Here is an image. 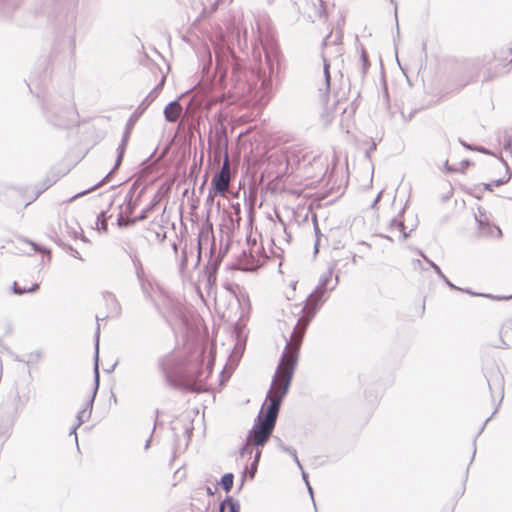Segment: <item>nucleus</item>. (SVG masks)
I'll list each match as a JSON object with an SVG mask.
<instances>
[{
    "label": "nucleus",
    "mask_w": 512,
    "mask_h": 512,
    "mask_svg": "<svg viewBox=\"0 0 512 512\" xmlns=\"http://www.w3.org/2000/svg\"><path fill=\"white\" fill-rule=\"evenodd\" d=\"M259 463L253 462L250 464V467H246L242 473L241 476V484L240 489L243 487L246 477H249L250 479H254L257 469H258Z\"/></svg>",
    "instance_id": "nucleus-22"
},
{
    "label": "nucleus",
    "mask_w": 512,
    "mask_h": 512,
    "mask_svg": "<svg viewBox=\"0 0 512 512\" xmlns=\"http://www.w3.org/2000/svg\"><path fill=\"white\" fill-rule=\"evenodd\" d=\"M40 285L38 283H34L31 287L26 288V293H34L39 289Z\"/></svg>",
    "instance_id": "nucleus-48"
},
{
    "label": "nucleus",
    "mask_w": 512,
    "mask_h": 512,
    "mask_svg": "<svg viewBox=\"0 0 512 512\" xmlns=\"http://www.w3.org/2000/svg\"><path fill=\"white\" fill-rule=\"evenodd\" d=\"M405 228V224H404V221L399 219V218H393L391 221H390V229H404Z\"/></svg>",
    "instance_id": "nucleus-34"
},
{
    "label": "nucleus",
    "mask_w": 512,
    "mask_h": 512,
    "mask_svg": "<svg viewBox=\"0 0 512 512\" xmlns=\"http://www.w3.org/2000/svg\"><path fill=\"white\" fill-rule=\"evenodd\" d=\"M189 91L180 94L175 100L170 101L164 108V118L169 123H175L178 119L185 114V109L181 104V100H184L188 95Z\"/></svg>",
    "instance_id": "nucleus-10"
},
{
    "label": "nucleus",
    "mask_w": 512,
    "mask_h": 512,
    "mask_svg": "<svg viewBox=\"0 0 512 512\" xmlns=\"http://www.w3.org/2000/svg\"><path fill=\"white\" fill-rule=\"evenodd\" d=\"M422 258L430 265L431 268H433L438 277H444V273L436 263L430 260L425 254H422Z\"/></svg>",
    "instance_id": "nucleus-30"
},
{
    "label": "nucleus",
    "mask_w": 512,
    "mask_h": 512,
    "mask_svg": "<svg viewBox=\"0 0 512 512\" xmlns=\"http://www.w3.org/2000/svg\"><path fill=\"white\" fill-rule=\"evenodd\" d=\"M215 75L218 76L219 84H224L229 69L232 70V80L235 81V87L242 96L245 93L253 91L252 83L249 77H254L252 71L244 70L243 64L235 56L233 50L225 43L215 45Z\"/></svg>",
    "instance_id": "nucleus-3"
},
{
    "label": "nucleus",
    "mask_w": 512,
    "mask_h": 512,
    "mask_svg": "<svg viewBox=\"0 0 512 512\" xmlns=\"http://www.w3.org/2000/svg\"><path fill=\"white\" fill-rule=\"evenodd\" d=\"M381 195H382V192H379V193H378V195H377V197L375 198V200L373 201V203H372V205H371V207H372V208H375V207H376L377 203L379 202V200H380V198H381Z\"/></svg>",
    "instance_id": "nucleus-55"
},
{
    "label": "nucleus",
    "mask_w": 512,
    "mask_h": 512,
    "mask_svg": "<svg viewBox=\"0 0 512 512\" xmlns=\"http://www.w3.org/2000/svg\"><path fill=\"white\" fill-rule=\"evenodd\" d=\"M156 99V94L154 92H149V94L142 100V102L138 105L136 110L131 114L128 121H132V125L135 126L139 117L145 112V110L150 106V104Z\"/></svg>",
    "instance_id": "nucleus-16"
},
{
    "label": "nucleus",
    "mask_w": 512,
    "mask_h": 512,
    "mask_svg": "<svg viewBox=\"0 0 512 512\" xmlns=\"http://www.w3.org/2000/svg\"><path fill=\"white\" fill-rule=\"evenodd\" d=\"M212 68V58L209 56L208 61L203 65V73L208 75Z\"/></svg>",
    "instance_id": "nucleus-39"
},
{
    "label": "nucleus",
    "mask_w": 512,
    "mask_h": 512,
    "mask_svg": "<svg viewBox=\"0 0 512 512\" xmlns=\"http://www.w3.org/2000/svg\"><path fill=\"white\" fill-rule=\"evenodd\" d=\"M260 457H261V451H260V450H257V451H256V453H255V456H254L253 462H257V463H259V461H260Z\"/></svg>",
    "instance_id": "nucleus-57"
},
{
    "label": "nucleus",
    "mask_w": 512,
    "mask_h": 512,
    "mask_svg": "<svg viewBox=\"0 0 512 512\" xmlns=\"http://www.w3.org/2000/svg\"><path fill=\"white\" fill-rule=\"evenodd\" d=\"M205 99L200 95H193L189 98L185 109V116L192 120H195L200 117L201 111L204 107Z\"/></svg>",
    "instance_id": "nucleus-14"
},
{
    "label": "nucleus",
    "mask_w": 512,
    "mask_h": 512,
    "mask_svg": "<svg viewBox=\"0 0 512 512\" xmlns=\"http://www.w3.org/2000/svg\"><path fill=\"white\" fill-rule=\"evenodd\" d=\"M469 165H471V161H470V160L465 159V160H462V161H461V166H462L463 168H466V167H468Z\"/></svg>",
    "instance_id": "nucleus-58"
},
{
    "label": "nucleus",
    "mask_w": 512,
    "mask_h": 512,
    "mask_svg": "<svg viewBox=\"0 0 512 512\" xmlns=\"http://www.w3.org/2000/svg\"><path fill=\"white\" fill-rule=\"evenodd\" d=\"M312 221H313V226H314V232H315V244H314V253H318L319 251V247L321 245V241H322V237H324V235L321 233L320 231V228L318 226V220H317V217L316 215H314L312 217Z\"/></svg>",
    "instance_id": "nucleus-23"
},
{
    "label": "nucleus",
    "mask_w": 512,
    "mask_h": 512,
    "mask_svg": "<svg viewBox=\"0 0 512 512\" xmlns=\"http://www.w3.org/2000/svg\"><path fill=\"white\" fill-rule=\"evenodd\" d=\"M229 182L230 175L225 162L221 170L212 177L211 186L217 194L225 195Z\"/></svg>",
    "instance_id": "nucleus-13"
},
{
    "label": "nucleus",
    "mask_w": 512,
    "mask_h": 512,
    "mask_svg": "<svg viewBox=\"0 0 512 512\" xmlns=\"http://www.w3.org/2000/svg\"><path fill=\"white\" fill-rule=\"evenodd\" d=\"M55 10L56 26L75 45L79 0H57Z\"/></svg>",
    "instance_id": "nucleus-7"
},
{
    "label": "nucleus",
    "mask_w": 512,
    "mask_h": 512,
    "mask_svg": "<svg viewBox=\"0 0 512 512\" xmlns=\"http://www.w3.org/2000/svg\"><path fill=\"white\" fill-rule=\"evenodd\" d=\"M312 5L314 7V16L321 17L324 14V5L322 0H308V5Z\"/></svg>",
    "instance_id": "nucleus-26"
},
{
    "label": "nucleus",
    "mask_w": 512,
    "mask_h": 512,
    "mask_svg": "<svg viewBox=\"0 0 512 512\" xmlns=\"http://www.w3.org/2000/svg\"><path fill=\"white\" fill-rule=\"evenodd\" d=\"M301 471H302V478H303V480H304V482L306 484L307 482H309L308 474L303 469Z\"/></svg>",
    "instance_id": "nucleus-61"
},
{
    "label": "nucleus",
    "mask_w": 512,
    "mask_h": 512,
    "mask_svg": "<svg viewBox=\"0 0 512 512\" xmlns=\"http://www.w3.org/2000/svg\"><path fill=\"white\" fill-rule=\"evenodd\" d=\"M216 138L218 139L219 142H221L224 138V131L221 129L220 131H217L216 132Z\"/></svg>",
    "instance_id": "nucleus-52"
},
{
    "label": "nucleus",
    "mask_w": 512,
    "mask_h": 512,
    "mask_svg": "<svg viewBox=\"0 0 512 512\" xmlns=\"http://www.w3.org/2000/svg\"><path fill=\"white\" fill-rule=\"evenodd\" d=\"M506 337L500 336V345H495L496 348L509 349L510 345L505 340Z\"/></svg>",
    "instance_id": "nucleus-44"
},
{
    "label": "nucleus",
    "mask_w": 512,
    "mask_h": 512,
    "mask_svg": "<svg viewBox=\"0 0 512 512\" xmlns=\"http://www.w3.org/2000/svg\"><path fill=\"white\" fill-rule=\"evenodd\" d=\"M79 426H77V424L71 429L70 431V435L74 434L75 435V442L78 443V437H77V433H76V430Z\"/></svg>",
    "instance_id": "nucleus-54"
},
{
    "label": "nucleus",
    "mask_w": 512,
    "mask_h": 512,
    "mask_svg": "<svg viewBox=\"0 0 512 512\" xmlns=\"http://www.w3.org/2000/svg\"><path fill=\"white\" fill-rule=\"evenodd\" d=\"M192 430H193L192 427L185 428V434L187 435L188 438H190V436L192 435Z\"/></svg>",
    "instance_id": "nucleus-59"
},
{
    "label": "nucleus",
    "mask_w": 512,
    "mask_h": 512,
    "mask_svg": "<svg viewBox=\"0 0 512 512\" xmlns=\"http://www.w3.org/2000/svg\"><path fill=\"white\" fill-rule=\"evenodd\" d=\"M102 296L106 302L107 307L110 309V313L113 315H118L121 308L116 296L109 291L103 292Z\"/></svg>",
    "instance_id": "nucleus-20"
},
{
    "label": "nucleus",
    "mask_w": 512,
    "mask_h": 512,
    "mask_svg": "<svg viewBox=\"0 0 512 512\" xmlns=\"http://www.w3.org/2000/svg\"><path fill=\"white\" fill-rule=\"evenodd\" d=\"M494 58H495L494 54L493 55H484L482 58L476 57L471 60V65L473 66V68H478L480 66L490 64Z\"/></svg>",
    "instance_id": "nucleus-25"
},
{
    "label": "nucleus",
    "mask_w": 512,
    "mask_h": 512,
    "mask_svg": "<svg viewBox=\"0 0 512 512\" xmlns=\"http://www.w3.org/2000/svg\"><path fill=\"white\" fill-rule=\"evenodd\" d=\"M298 363V344L293 348L285 347L279 360L270 390L261 410L256 417L247 441L258 448L263 447L272 436L281 404L287 395Z\"/></svg>",
    "instance_id": "nucleus-1"
},
{
    "label": "nucleus",
    "mask_w": 512,
    "mask_h": 512,
    "mask_svg": "<svg viewBox=\"0 0 512 512\" xmlns=\"http://www.w3.org/2000/svg\"><path fill=\"white\" fill-rule=\"evenodd\" d=\"M306 486H307V489H308V492H309V494H310L311 498H313V489H312V487H311L310 483H309V482H307V483H306ZM312 500L314 501V499H312Z\"/></svg>",
    "instance_id": "nucleus-60"
},
{
    "label": "nucleus",
    "mask_w": 512,
    "mask_h": 512,
    "mask_svg": "<svg viewBox=\"0 0 512 512\" xmlns=\"http://www.w3.org/2000/svg\"><path fill=\"white\" fill-rule=\"evenodd\" d=\"M219 512H240V503L232 496H226L219 505Z\"/></svg>",
    "instance_id": "nucleus-19"
},
{
    "label": "nucleus",
    "mask_w": 512,
    "mask_h": 512,
    "mask_svg": "<svg viewBox=\"0 0 512 512\" xmlns=\"http://www.w3.org/2000/svg\"><path fill=\"white\" fill-rule=\"evenodd\" d=\"M492 183H486L484 184V189L487 191H492Z\"/></svg>",
    "instance_id": "nucleus-63"
},
{
    "label": "nucleus",
    "mask_w": 512,
    "mask_h": 512,
    "mask_svg": "<svg viewBox=\"0 0 512 512\" xmlns=\"http://www.w3.org/2000/svg\"><path fill=\"white\" fill-rule=\"evenodd\" d=\"M349 261H350V254H349V255H347V256H346L345 258H343V259H339V260H337V261H336V263H335V266H337V265H340V264H341V265H342V267H346V266L348 265V262H349Z\"/></svg>",
    "instance_id": "nucleus-42"
},
{
    "label": "nucleus",
    "mask_w": 512,
    "mask_h": 512,
    "mask_svg": "<svg viewBox=\"0 0 512 512\" xmlns=\"http://www.w3.org/2000/svg\"><path fill=\"white\" fill-rule=\"evenodd\" d=\"M399 231L401 232V238L403 240H405L409 237V232H406V227L404 229H400Z\"/></svg>",
    "instance_id": "nucleus-53"
},
{
    "label": "nucleus",
    "mask_w": 512,
    "mask_h": 512,
    "mask_svg": "<svg viewBox=\"0 0 512 512\" xmlns=\"http://www.w3.org/2000/svg\"><path fill=\"white\" fill-rule=\"evenodd\" d=\"M274 441H275V443H276V446H277L279 449H281V447H282L283 445H285V444H284V442L281 440V438H280V437H278V436H274Z\"/></svg>",
    "instance_id": "nucleus-50"
},
{
    "label": "nucleus",
    "mask_w": 512,
    "mask_h": 512,
    "mask_svg": "<svg viewBox=\"0 0 512 512\" xmlns=\"http://www.w3.org/2000/svg\"><path fill=\"white\" fill-rule=\"evenodd\" d=\"M234 475L232 473H225L220 479L222 489L228 493L233 488Z\"/></svg>",
    "instance_id": "nucleus-24"
},
{
    "label": "nucleus",
    "mask_w": 512,
    "mask_h": 512,
    "mask_svg": "<svg viewBox=\"0 0 512 512\" xmlns=\"http://www.w3.org/2000/svg\"><path fill=\"white\" fill-rule=\"evenodd\" d=\"M460 142H461V144H462L465 148H467V149H469V150H476V151H479V152H482V153H486V154H488V153H489V152H488L484 147H477V148H473V147H471L469 144H467V143H465V142H463V141H460Z\"/></svg>",
    "instance_id": "nucleus-40"
},
{
    "label": "nucleus",
    "mask_w": 512,
    "mask_h": 512,
    "mask_svg": "<svg viewBox=\"0 0 512 512\" xmlns=\"http://www.w3.org/2000/svg\"><path fill=\"white\" fill-rule=\"evenodd\" d=\"M133 128H134V126L132 125V121H127V123L125 125L124 133L122 135L121 142H120V144H119V146L117 148V157H116V160H115L114 167L108 172V174L100 182H98L97 184H95L91 188H89V189H87L85 191L77 193L75 196H73L71 198V200H74L75 198L81 197V196H83V195H85V194L95 190L96 188L101 186L103 183L108 182L110 176L113 173H115V171L120 167V165H121V163L123 161V158H124V155H125V151H126V147H127V144H128V141H129V138H130V135H131V132H132Z\"/></svg>",
    "instance_id": "nucleus-9"
},
{
    "label": "nucleus",
    "mask_w": 512,
    "mask_h": 512,
    "mask_svg": "<svg viewBox=\"0 0 512 512\" xmlns=\"http://www.w3.org/2000/svg\"><path fill=\"white\" fill-rule=\"evenodd\" d=\"M151 441H152V435L146 441L145 446H144L145 449H148L150 447Z\"/></svg>",
    "instance_id": "nucleus-64"
},
{
    "label": "nucleus",
    "mask_w": 512,
    "mask_h": 512,
    "mask_svg": "<svg viewBox=\"0 0 512 512\" xmlns=\"http://www.w3.org/2000/svg\"><path fill=\"white\" fill-rule=\"evenodd\" d=\"M263 50L265 55V64L269 70V76L264 73L263 76H258L257 81H260L259 87L256 83H252V90L250 93H245L250 101L258 104H264L269 100L272 92V77L277 76L280 70V51L273 42H267L263 44Z\"/></svg>",
    "instance_id": "nucleus-5"
},
{
    "label": "nucleus",
    "mask_w": 512,
    "mask_h": 512,
    "mask_svg": "<svg viewBox=\"0 0 512 512\" xmlns=\"http://www.w3.org/2000/svg\"><path fill=\"white\" fill-rule=\"evenodd\" d=\"M376 150V143L375 142H372L370 148L365 152V157L367 159H370L371 158V152Z\"/></svg>",
    "instance_id": "nucleus-46"
},
{
    "label": "nucleus",
    "mask_w": 512,
    "mask_h": 512,
    "mask_svg": "<svg viewBox=\"0 0 512 512\" xmlns=\"http://www.w3.org/2000/svg\"><path fill=\"white\" fill-rule=\"evenodd\" d=\"M123 250L124 252L128 255V257L130 258L132 264H133V267L135 269V273H136V276L139 280H141L143 278V275H144V270H143V265H142V262L138 256V253L137 251L132 248V247H128V248H125L123 247Z\"/></svg>",
    "instance_id": "nucleus-18"
},
{
    "label": "nucleus",
    "mask_w": 512,
    "mask_h": 512,
    "mask_svg": "<svg viewBox=\"0 0 512 512\" xmlns=\"http://www.w3.org/2000/svg\"><path fill=\"white\" fill-rule=\"evenodd\" d=\"M496 412H497V408L494 410V412L492 413V415H491L490 417H488V418L485 420V422H484V423H483V425L481 426V428H480V430H479V432H478V434H477L476 436H478L479 434H481V433L483 432V430H484V428H485L486 424H487V423H488V421L493 417V415H495V413H496ZM476 438H477V437H475V438H474V441H473V443H474V444H475V442H476Z\"/></svg>",
    "instance_id": "nucleus-41"
},
{
    "label": "nucleus",
    "mask_w": 512,
    "mask_h": 512,
    "mask_svg": "<svg viewBox=\"0 0 512 512\" xmlns=\"http://www.w3.org/2000/svg\"><path fill=\"white\" fill-rule=\"evenodd\" d=\"M458 290L466 292V293H468L470 295H473V296H483V297H487V298H491V299H496V300H508V299L512 298V295L511 296H494L492 294L475 293V292H472L470 289L459 288Z\"/></svg>",
    "instance_id": "nucleus-27"
},
{
    "label": "nucleus",
    "mask_w": 512,
    "mask_h": 512,
    "mask_svg": "<svg viewBox=\"0 0 512 512\" xmlns=\"http://www.w3.org/2000/svg\"><path fill=\"white\" fill-rule=\"evenodd\" d=\"M280 450L284 453L289 454L290 456H295L296 449L291 446L283 445Z\"/></svg>",
    "instance_id": "nucleus-38"
},
{
    "label": "nucleus",
    "mask_w": 512,
    "mask_h": 512,
    "mask_svg": "<svg viewBox=\"0 0 512 512\" xmlns=\"http://www.w3.org/2000/svg\"><path fill=\"white\" fill-rule=\"evenodd\" d=\"M49 121L56 127H68L75 121V110L73 106H67L61 113L53 109L48 114Z\"/></svg>",
    "instance_id": "nucleus-11"
},
{
    "label": "nucleus",
    "mask_w": 512,
    "mask_h": 512,
    "mask_svg": "<svg viewBox=\"0 0 512 512\" xmlns=\"http://www.w3.org/2000/svg\"><path fill=\"white\" fill-rule=\"evenodd\" d=\"M475 219L478 224V230H479L480 236L488 237V236H494L496 234L497 237H500L502 235V231L499 227H497L495 225H491L489 222H487L481 218L475 217Z\"/></svg>",
    "instance_id": "nucleus-17"
},
{
    "label": "nucleus",
    "mask_w": 512,
    "mask_h": 512,
    "mask_svg": "<svg viewBox=\"0 0 512 512\" xmlns=\"http://www.w3.org/2000/svg\"><path fill=\"white\" fill-rule=\"evenodd\" d=\"M238 289L239 287L236 285L234 286L233 284H226L225 285V289L227 290V292L230 294V296L232 298H234L237 303L240 305V297L237 295L235 289Z\"/></svg>",
    "instance_id": "nucleus-32"
},
{
    "label": "nucleus",
    "mask_w": 512,
    "mask_h": 512,
    "mask_svg": "<svg viewBox=\"0 0 512 512\" xmlns=\"http://www.w3.org/2000/svg\"><path fill=\"white\" fill-rule=\"evenodd\" d=\"M291 457L293 458V460L297 464V466L302 470L303 467H302V464L300 463L299 458L297 456V451H295V456H291Z\"/></svg>",
    "instance_id": "nucleus-51"
},
{
    "label": "nucleus",
    "mask_w": 512,
    "mask_h": 512,
    "mask_svg": "<svg viewBox=\"0 0 512 512\" xmlns=\"http://www.w3.org/2000/svg\"><path fill=\"white\" fill-rule=\"evenodd\" d=\"M220 259L217 258L215 259L213 262H211V267H212V270L213 271H210L209 274H208V283L211 284L212 282H215L216 281V276H215V272L216 270L218 269V266L220 264Z\"/></svg>",
    "instance_id": "nucleus-28"
},
{
    "label": "nucleus",
    "mask_w": 512,
    "mask_h": 512,
    "mask_svg": "<svg viewBox=\"0 0 512 512\" xmlns=\"http://www.w3.org/2000/svg\"><path fill=\"white\" fill-rule=\"evenodd\" d=\"M158 368L166 383L176 389L194 390L192 378L184 367L183 359L167 354L159 358Z\"/></svg>",
    "instance_id": "nucleus-6"
},
{
    "label": "nucleus",
    "mask_w": 512,
    "mask_h": 512,
    "mask_svg": "<svg viewBox=\"0 0 512 512\" xmlns=\"http://www.w3.org/2000/svg\"><path fill=\"white\" fill-rule=\"evenodd\" d=\"M509 332H512V319L507 320L500 329L501 337H508Z\"/></svg>",
    "instance_id": "nucleus-29"
},
{
    "label": "nucleus",
    "mask_w": 512,
    "mask_h": 512,
    "mask_svg": "<svg viewBox=\"0 0 512 512\" xmlns=\"http://www.w3.org/2000/svg\"><path fill=\"white\" fill-rule=\"evenodd\" d=\"M29 243L32 245L34 251H46V252H48V250H46L45 248H43L40 245L36 244L35 242L30 241Z\"/></svg>",
    "instance_id": "nucleus-49"
},
{
    "label": "nucleus",
    "mask_w": 512,
    "mask_h": 512,
    "mask_svg": "<svg viewBox=\"0 0 512 512\" xmlns=\"http://www.w3.org/2000/svg\"><path fill=\"white\" fill-rule=\"evenodd\" d=\"M109 315H105L103 318H99L96 316L97 322L100 320H105ZM99 337H100V324L97 323L96 332H95V353H94V389L90 399L86 403V407L80 410L77 414V426L82 425L85 421H87L92 413L93 403L99 389L100 384V372H99Z\"/></svg>",
    "instance_id": "nucleus-8"
},
{
    "label": "nucleus",
    "mask_w": 512,
    "mask_h": 512,
    "mask_svg": "<svg viewBox=\"0 0 512 512\" xmlns=\"http://www.w3.org/2000/svg\"><path fill=\"white\" fill-rule=\"evenodd\" d=\"M136 188L137 184L133 183L125 196L124 208L120 207L121 210L119 213H122V217L124 219L131 218L130 216L134 213L137 207V203L142 196L143 190L140 191L138 195L135 196Z\"/></svg>",
    "instance_id": "nucleus-12"
},
{
    "label": "nucleus",
    "mask_w": 512,
    "mask_h": 512,
    "mask_svg": "<svg viewBox=\"0 0 512 512\" xmlns=\"http://www.w3.org/2000/svg\"><path fill=\"white\" fill-rule=\"evenodd\" d=\"M332 274L333 267L331 266L325 273H323L320 276L318 285L307 297L306 305L302 308L303 315L298 319L297 325L295 326L293 332L291 333L290 342H287L285 347L293 348L294 345L297 343L298 350L300 349V345L306 328L308 327L311 320L314 318L315 314L317 313L321 305L326 300V292L328 290H334L339 282V277L338 275H336L334 285L328 288V284L332 279Z\"/></svg>",
    "instance_id": "nucleus-2"
},
{
    "label": "nucleus",
    "mask_w": 512,
    "mask_h": 512,
    "mask_svg": "<svg viewBox=\"0 0 512 512\" xmlns=\"http://www.w3.org/2000/svg\"><path fill=\"white\" fill-rule=\"evenodd\" d=\"M369 68H370V62H369L368 55H367L366 51L364 49H362L361 55L359 58V68L355 72V74H353L352 80L349 77L344 78L343 73L341 71H338L339 76H340V79H339L340 83H339V86L336 87L335 84L331 83L330 63L326 59V57L323 56V73H324V79H325V85H326L325 93L323 94V100L327 101V99H326L327 94L331 90L334 93L336 102H340L341 100L346 99L348 93H350V91H351L352 85L354 88H357V86H362Z\"/></svg>",
    "instance_id": "nucleus-4"
},
{
    "label": "nucleus",
    "mask_w": 512,
    "mask_h": 512,
    "mask_svg": "<svg viewBox=\"0 0 512 512\" xmlns=\"http://www.w3.org/2000/svg\"><path fill=\"white\" fill-rule=\"evenodd\" d=\"M284 237L285 242L288 244L291 239V234L287 232L283 220H280V225L275 227L273 241L281 242V237Z\"/></svg>",
    "instance_id": "nucleus-21"
},
{
    "label": "nucleus",
    "mask_w": 512,
    "mask_h": 512,
    "mask_svg": "<svg viewBox=\"0 0 512 512\" xmlns=\"http://www.w3.org/2000/svg\"><path fill=\"white\" fill-rule=\"evenodd\" d=\"M164 83H165V77L163 76L161 81L158 83V85L151 91V92H154V94H156V97L158 96V93L162 89Z\"/></svg>",
    "instance_id": "nucleus-43"
},
{
    "label": "nucleus",
    "mask_w": 512,
    "mask_h": 512,
    "mask_svg": "<svg viewBox=\"0 0 512 512\" xmlns=\"http://www.w3.org/2000/svg\"><path fill=\"white\" fill-rule=\"evenodd\" d=\"M448 287H450L451 289L453 290H458L459 287H457L456 285H454L445 275L444 277H440Z\"/></svg>",
    "instance_id": "nucleus-45"
},
{
    "label": "nucleus",
    "mask_w": 512,
    "mask_h": 512,
    "mask_svg": "<svg viewBox=\"0 0 512 512\" xmlns=\"http://www.w3.org/2000/svg\"><path fill=\"white\" fill-rule=\"evenodd\" d=\"M139 281H140L142 292L145 295V297H150V293H149L145 283L143 282V278L141 280H139Z\"/></svg>",
    "instance_id": "nucleus-47"
},
{
    "label": "nucleus",
    "mask_w": 512,
    "mask_h": 512,
    "mask_svg": "<svg viewBox=\"0 0 512 512\" xmlns=\"http://www.w3.org/2000/svg\"><path fill=\"white\" fill-rule=\"evenodd\" d=\"M11 289H12V293H14L16 295H22V294L26 293V288L20 287L16 281L13 282Z\"/></svg>",
    "instance_id": "nucleus-35"
},
{
    "label": "nucleus",
    "mask_w": 512,
    "mask_h": 512,
    "mask_svg": "<svg viewBox=\"0 0 512 512\" xmlns=\"http://www.w3.org/2000/svg\"><path fill=\"white\" fill-rule=\"evenodd\" d=\"M216 490H217V488H216V487H214V488H212V487H210V486H207V487H206V492H207V494H208V495H213V494L215 493V491H216Z\"/></svg>",
    "instance_id": "nucleus-56"
},
{
    "label": "nucleus",
    "mask_w": 512,
    "mask_h": 512,
    "mask_svg": "<svg viewBox=\"0 0 512 512\" xmlns=\"http://www.w3.org/2000/svg\"><path fill=\"white\" fill-rule=\"evenodd\" d=\"M218 2L219 0L215 1L212 5H211V11L214 12L217 10L218 8Z\"/></svg>",
    "instance_id": "nucleus-62"
},
{
    "label": "nucleus",
    "mask_w": 512,
    "mask_h": 512,
    "mask_svg": "<svg viewBox=\"0 0 512 512\" xmlns=\"http://www.w3.org/2000/svg\"><path fill=\"white\" fill-rule=\"evenodd\" d=\"M97 225H101V229L107 231V220L104 216V212H101L97 217Z\"/></svg>",
    "instance_id": "nucleus-36"
},
{
    "label": "nucleus",
    "mask_w": 512,
    "mask_h": 512,
    "mask_svg": "<svg viewBox=\"0 0 512 512\" xmlns=\"http://www.w3.org/2000/svg\"><path fill=\"white\" fill-rule=\"evenodd\" d=\"M154 205H155L154 203H151L146 208H144L138 216L133 217V218L124 219L122 217V213H119L117 216V225L120 228L130 227V226L135 225L137 222L144 221L147 218L148 213L153 210Z\"/></svg>",
    "instance_id": "nucleus-15"
},
{
    "label": "nucleus",
    "mask_w": 512,
    "mask_h": 512,
    "mask_svg": "<svg viewBox=\"0 0 512 512\" xmlns=\"http://www.w3.org/2000/svg\"><path fill=\"white\" fill-rule=\"evenodd\" d=\"M67 248V251L74 257V258H77V259H80L82 260L81 258V255L80 253L78 252V250H76L75 248H73L71 245H67L66 246Z\"/></svg>",
    "instance_id": "nucleus-37"
},
{
    "label": "nucleus",
    "mask_w": 512,
    "mask_h": 512,
    "mask_svg": "<svg viewBox=\"0 0 512 512\" xmlns=\"http://www.w3.org/2000/svg\"><path fill=\"white\" fill-rule=\"evenodd\" d=\"M254 447L255 446L252 444V442L246 440V442L240 448V455L242 457L245 455H251Z\"/></svg>",
    "instance_id": "nucleus-31"
},
{
    "label": "nucleus",
    "mask_w": 512,
    "mask_h": 512,
    "mask_svg": "<svg viewBox=\"0 0 512 512\" xmlns=\"http://www.w3.org/2000/svg\"><path fill=\"white\" fill-rule=\"evenodd\" d=\"M503 163H504V164H506L505 162H503ZM505 166H506V174H507V177H506V178H499V179H496V180L492 181V182H491V183H492V186H496V187L501 186V185H503V184L507 183V182H508V180L510 179V177H511V173L509 172V168H508V166H507V165H505Z\"/></svg>",
    "instance_id": "nucleus-33"
}]
</instances>
